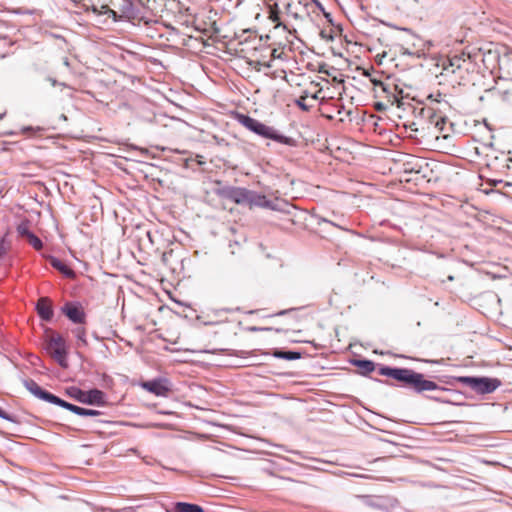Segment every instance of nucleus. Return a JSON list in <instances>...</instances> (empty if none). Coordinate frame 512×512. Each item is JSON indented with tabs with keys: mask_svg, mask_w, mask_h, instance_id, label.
<instances>
[{
	"mask_svg": "<svg viewBox=\"0 0 512 512\" xmlns=\"http://www.w3.org/2000/svg\"><path fill=\"white\" fill-rule=\"evenodd\" d=\"M236 119L246 129L263 138L272 139L280 144H284L290 147H294L297 144L294 138L279 133L273 127L267 126L257 119L250 117L249 115L237 114Z\"/></svg>",
	"mask_w": 512,
	"mask_h": 512,
	"instance_id": "obj_1",
	"label": "nucleus"
},
{
	"mask_svg": "<svg viewBox=\"0 0 512 512\" xmlns=\"http://www.w3.org/2000/svg\"><path fill=\"white\" fill-rule=\"evenodd\" d=\"M398 381L401 382L404 387H407L418 394L426 391L445 390V388L439 386L436 382L425 379L422 373L409 368H402Z\"/></svg>",
	"mask_w": 512,
	"mask_h": 512,
	"instance_id": "obj_2",
	"label": "nucleus"
},
{
	"mask_svg": "<svg viewBox=\"0 0 512 512\" xmlns=\"http://www.w3.org/2000/svg\"><path fill=\"white\" fill-rule=\"evenodd\" d=\"M457 381L482 395L494 392L501 385L499 379L489 377L462 376L458 377Z\"/></svg>",
	"mask_w": 512,
	"mask_h": 512,
	"instance_id": "obj_3",
	"label": "nucleus"
},
{
	"mask_svg": "<svg viewBox=\"0 0 512 512\" xmlns=\"http://www.w3.org/2000/svg\"><path fill=\"white\" fill-rule=\"evenodd\" d=\"M67 394L82 404L96 406H104L106 404L105 393L96 388L89 391H83L77 387H70L67 389Z\"/></svg>",
	"mask_w": 512,
	"mask_h": 512,
	"instance_id": "obj_4",
	"label": "nucleus"
},
{
	"mask_svg": "<svg viewBox=\"0 0 512 512\" xmlns=\"http://www.w3.org/2000/svg\"><path fill=\"white\" fill-rule=\"evenodd\" d=\"M468 64V59L465 54H455L451 57L442 58L438 66L442 68V75H457V78H463V71L467 70L465 67Z\"/></svg>",
	"mask_w": 512,
	"mask_h": 512,
	"instance_id": "obj_5",
	"label": "nucleus"
},
{
	"mask_svg": "<svg viewBox=\"0 0 512 512\" xmlns=\"http://www.w3.org/2000/svg\"><path fill=\"white\" fill-rule=\"evenodd\" d=\"M117 7L118 12L106 6L102 8L106 9L104 13L108 14V16L112 17L114 20H117V18L135 20L139 17L140 12L132 0H117Z\"/></svg>",
	"mask_w": 512,
	"mask_h": 512,
	"instance_id": "obj_6",
	"label": "nucleus"
},
{
	"mask_svg": "<svg viewBox=\"0 0 512 512\" xmlns=\"http://www.w3.org/2000/svg\"><path fill=\"white\" fill-rule=\"evenodd\" d=\"M46 351L57 361V363L67 367V352L65 340L61 336L51 337L46 344Z\"/></svg>",
	"mask_w": 512,
	"mask_h": 512,
	"instance_id": "obj_7",
	"label": "nucleus"
},
{
	"mask_svg": "<svg viewBox=\"0 0 512 512\" xmlns=\"http://www.w3.org/2000/svg\"><path fill=\"white\" fill-rule=\"evenodd\" d=\"M249 191L250 190L242 187L224 186L217 189L216 194L236 204H247Z\"/></svg>",
	"mask_w": 512,
	"mask_h": 512,
	"instance_id": "obj_8",
	"label": "nucleus"
},
{
	"mask_svg": "<svg viewBox=\"0 0 512 512\" xmlns=\"http://www.w3.org/2000/svg\"><path fill=\"white\" fill-rule=\"evenodd\" d=\"M140 386L144 390L160 397H166L171 391L170 381L167 378L162 377L141 382Z\"/></svg>",
	"mask_w": 512,
	"mask_h": 512,
	"instance_id": "obj_9",
	"label": "nucleus"
},
{
	"mask_svg": "<svg viewBox=\"0 0 512 512\" xmlns=\"http://www.w3.org/2000/svg\"><path fill=\"white\" fill-rule=\"evenodd\" d=\"M62 311L74 323L82 324L85 322V313L78 305L66 303Z\"/></svg>",
	"mask_w": 512,
	"mask_h": 512,
	"instance_id": "obj_10",
	"label": "nucleus"
},
{
	"mask_svg": "<svg viewBox=\"0 0 512 512\" xmlns=\"http://www.w3.org/2000/svg\"><path fill=\"white\" fill-rule=\"evenodd\" d=\"M24 385L28 391L41 400L50 403L54 397V394L43 390L34 380H25Z\"/></svg>",
	"mask_w": 512,
	"mask_h": 512,
	"instance_id": "obj_11",
	"label": "nucleus"
},
{
	"mask_svg": "<svg viewBox=\"0 0 512 512\" xmlns=\"http://www.w3.org/2000/svg\"><path fill=\"white\" fill-rule=\"evenodd\" d=\"M36 310L39 317L44 321H50L53 317V309L50 300L46 297H41L37 301Z\"/></svg>",
	"mask_w": 512,
	"mask_h": 512,
	"instance_id": "obj_12",
	"label": "nucleus"
},
{
	"mask_svg": "<svg viewBox=\"0 0 512 512\" xmlns=\"http://www.w3.org/2000/svg\"><path fill=\"white\" fill-rule=\"evenodd\" d=\"M247 204L250 206H258L263 208L275 209L273 202L265 195L258 194L254 191H249Z\"/></svg>",
	"mask_w": 512,
	"mask_h": 512,
	"instance_id": "obj_13",
	"label": "nucleus"
},
{
	"mask_svg": "<svg viewBox=\"0 0 512 512\" xmlns=\"http://www.w3.org/2000/svg\"><path fill=\"white\" fill-rule=\"evenodd\" d=\"M268 19L275 24V29L282 28L283 30H288L287 25L281 21L278 2L268 5Z\"/></svg>",
	"mask_w": 512,
	"mask_h": 512,
	"instance_id": "obj_14",
	"label": "nucleus"
},
{
	"mask_svg": "<svg viewBox=\"0 0 512 512\" xmlns=\"http://www.w3.org/2000/svg\"><path fill=\"white\" fill-rule=\"evenodd\" d=\"M48 261L50 265L61 272L64 276L68 278H73L75 276V272L68 267L65 263H63L59 258L54 256H49Z\"/></svg>",
	"mask_w": 512,
	"mask_h": 512,
	"instance_id": "obj_15",
	"label": "nucleus"
},
{
	"mask_svg": "<svg viewBox=\"0 0 512 512\" xmlns=\"http://www.w3.org/2000/svg\"><path fill=\"white\" fill-rule=\"evenodd\" d=\"M283 5L288 16L295 20H302L304 18V9H301L299 5L294 4L292 1H286Z\"/></svg>",
	"mask_w": 512,
	"mask_h": 512,
	"instance_id": "obj_16",
	"label": "nucleus"
},
{
	"mask_svg": "<svg viewBox=\"0 0 512 512\" xmlns=\"http://www.w3.org/2000/svg\"><path fill=\"white\" fill-rule=\"evenodd\" d=\"M174 510L175 512H204L201 506L187 502L175 503Z\"/></svg>",
	"mask_w": 512,
	"mask_h": 512,
	"instance_id": "obj_17",
	"label": "nucleus"
},
{
	"mask_svg": "<svg viewBox=\"0 0 512 512\" xmlns=\"http://www.w3.org/2000/svg\"><path fill=\"white\" fill-rule=\"evenodd\" d=\"M401 371H402V368H398V367L382 366L379 368L380 375L390 377L397 381L399 379Z\"/></svg>",
	"mask_w": 512,
	"mask_h": 512,
	"instance_id": "obj_18",
	"label": "nucleus"
},
{
	"mask_svg": "<svg viewBox=\"0 0 512 512\" xmlns=\"http://www.w3.org/2000/svg\"><path fill=\"white\" fill-rule=\"evenodd\" d=\"M273 356L279 359L284 360H297L301 358V353L298 351H282V350H275L273 353Z\"/></svg>",
	"mask_w": 512,
	"mask_h": 512,
	"instance_id": "obj_19",
	"label": "nucleus"
},
{
	"mask_svg": "<svg viewBox=\"0 0 512 512\" xmlns=\"http://www.w3.org/2000/svg\"><path fill=\"white\" fill-rule=\"evenodd\" d=\"M499 67L509 76H512V53L505 54L499 59Z\"/></svg>",
	"mask_w": 512,
	"mask_h": 512,
	"instance_id": "obj_20",
	"label": "nucleus"
},
{
	"mask_svg": "<svg viewBox=\"0 0 512 512\" xmlns=\"http://www.w3.org/2000/svg\"><path fill=\"white\" fill-rule=\"evenodd\" d=\"M51 404H54V405H57V406H60L66 410H69L71 411L72 413L76 414L78 412V409H79V406L77 405H74V404H71L61 398H59L58 396L54 395L52 401L50 402Z\"/></svg>",
	"mask_w": 512,
	"mask_h": 512,
	"instance_id": "obj_21",
	"label": "nucleus"
},
{
	"mask_svg": "<svg viewBox=\"0 0 512 512\" xmlns=\"http://www.w3.org/2000/svg\"><path fill=\"white\" fill-rule=\"evenodd\" d=\"M354 365L357 366L364 375L375 370V363L371 360H356Z\"/></svg>",
	"mask_w": 512,
	"mask_h": 512,
	"instance_id": "obj_22",
	"label": "nucleus"
},
{
	"mask_svg": "<svg viewBox=\"0 0 512 512\" xmlns=\"http://www.w3.org/2000/svg\"><path fill=\"white\" fill-rule=\"evenodd\" d=\"M11 248V241L8 239V234H5L0 240V258L6 256Z\"/></svg>",
	"mask_w": 512,
	"mask_h": 512,
	"instance_id": "obj_23",
	"label": "nucleus"
},
{
	"mask_svg": "<svg viewBox=\"0 0 512 512\" xmlns=\"http://www.w3.org/2000/svg\"><path fill=\"white\" fill-rule=\"evenodd\" d=\"M27 240L34 249H36V250L42 249L43 243H42L41 239L38 236H36L33 232L31 234H29V236L27 237Z\"/></svg>",
	"mask_w": 512,
	"mask_h": 512,
	"instance_id": "obj_24",
	"label": "nucleus"
},
{
	"mask_svg": "<svg viewBox=\"0 0 512 512\" xmlns=\"http://www.w3.org/2000/svg\"><path fill=\"white\" fill-rule=\"evenodd\" d=\"M73 333L78 339V341L82 343L83 346L87 345L86 330L84 327H77L76 329H74Z\"/></svg>",
	"mask_w": 512,
	"mask_h": 512,
	"instance_id": "obj_25",
	"label": "nucleus"
},
{
	"mask_svg": "<svg viewBox=\"0 0 512 512\" xmlns=\"http://www.w3.org/2000/svg\"><path fill=\"white\" fill-rule=\"evenodd\" d=\"M422 114L425 115L428 118L429 124L435 126V116H439L433 108H423L421 110Z\"/></svg>",
	"mask_w": 512,
	"mask_h": 512,
	"instance_id": "obj_26",
	"label": "nucleus"
},
{
	"mask_svg": "<svg viewBox=\"0 0 512 512\" xmlns=\"http://www.w3.org/2000/svg\"><path fill=\"white\" fill-rule=\"evenodd\" d=\"M17 232L22 237H28L32 232L29 230L28 223L22 222L17 226Z\"/></svg>",
	"mask_w": 512,
	"mask_h": 512,
	"instance_id": "obj_27",
	"label": "nucleus"
},
{
	"mask_svg": "<svg viewBox=\"0 0 512 512\" xmlns=\"http://www.w3.org/2000/svg\"><path fill=\"white\" fill-rule=\"evenodd\" d=\"M434 119H435L434 127L437 128L438 130L442 131L446 124V117L439 115V116H435Z\"/></svg>",
	"mask_w": 512,
	"mask_h": 512,
	"instance_id": "obj_28",
	"label": "nucleus"
},
{
	"mask_svg": "<svg viewBox=\"0 0 512 512\" xmlns=\"http://www.w3.org/2000/svg\"><path fill=\"white\" fill-rule=\"evenodd\" d=\"M0 418L13 422V423H19L15 416L7 413L0 407Z\"/></svg>",
	"mask_w": 512,
	"mask_h": 512,
	"instance_id": "obj_29",
	"label": "nucleus"
},
{
	"mask_svg": "<svg viewBox=\"0 0 512 512\" xmlns=\"http://www.w3.org/2000/svg\"><path fill=\"white\" fill-rule=\"evenodd\" d=\"M307 96H301L299 99L296 100L297 106L302 109L303 111H308L310 106L306 103Z\"/></svg>",
	"mask_w": 512,
	"mask_h": 512,
	"instance_id": "obj_30",
	"label": "nucleus"
},
{
	"mask_svg": "<svg viewBox=\"0 0 512 512\" xmlns=\"http://www.w3.org/2000/svg\"><path fill=\"white\" fill-rule=\"evenodd\" d=\"M432 102L441 103L442 102V94L437 92L436 94H429L427 97Z\"/></svg>",
	"mask_w": 512,
	"mask_h": 512,
	"instance_id": "obj_31",
	"label": "nucleus"
},
{
	"mask_svg": "<svg viewBox=\"0 0 512 512\" xmlns=\"http://www.w3.org/2000/svg\"><path fill=\"white\" fill-rule=\"evenodd\" d=\"M373 84L375 87H379L383 92H387V85L382 81L373 80Z\"/></svg>",
	"mask_w": 512,
	"mask_h": 512,
	"instance_id": "obj_32",
	"label": "nucleus"
},
{
	"mask_svg": "<svg viewBox=\"0 0 512 512\" xmlns=\"http://www.w3.org/2000/svg\"><path fill=\"white\" fill-rule=\"evenodd\" d=\"M297 5H299V7L301 9H304V15H307L308 14V11H307V7L309 5V3L305 0H299Z\"/></svg>",
	"mask_w": 512,
	"mask_h": 512,
	"instance_id": "obj_33",
	"label": "nucleus"
},
{
	"mask_svg": "<svg viewBox=\"0 0 512 512\" xmlns=\"http://www.w3.org/2000/svg\"><path fill=\"white\" fill-rule=\"evenodd\" d=\"M76 415L88 416V409L79 407L78 412L76 413Z\"/></svg>",
	"mask_w": 512,
	"mask_h": 512,
	"instance_id": "obj_34",
	"label": "nucleus"
},
{
	"mask_svg": "<svg viewBox=\"0 0 512 512\" xmlns=\"http://www.w3.org/2000/svg\"><path fill=\"white\" fill-rule=\"evenodd\" d=\"M102 413L98 410L88 409V416H99Z\"/></svg>",
	"mask_w": 512,
	"mask_h": 512,
	"instance_id": "obj_35",
	"label": "nucleus"
},
{
	"mask_svg": "<svg viewBox=\"0 0 512 512\" xmlns=\"http://www.w3.org/2000/svg\"><path fill=\"white\" fill-rule=\"evenodd\" d=\"M48 81L51 83L52 86H56V85H63L64 86L63 83H58V81L56 79L51 78V77L48 78Z\"/></svg>",
	"mask_w": 512,
	"mask_h": 512,
	"instance_id": "obj_36",
	"label": "nucleus"
},
{
	"mask_svg": "<svg viewBox=\"0 0 512 512\" xmlns=\"http://www.w3.org/2000/svg\"><path fill=\"white\" fill-rule=\"evenodd\" d=\"M321 221H322V222L329 223V224H331V225H333V226H336V227H339V228H340V226H339V225H336L335 223H333V222H331V221H329V220H327V219H324V218H323Z\"/></svg>",
	"mask_w": 512,
	"mask_h": 512,
	"instance_id": "obj_37",
	"label": "nucleus"
},
{
	"mask_svg": "<svg viewBox=\"0 0 512 512\" xmlns=\"http://www.w3.org/2000/svg\"><path fill=\"white\" fill-rule=\"evenodd\" d=\"M501 180H493V185H497L498 183H501Z\"/></svg>",
	"mask_w": 512,
	"mask_h": 512,
	"instance_id": "obj_38",
	"label": "nucleus"
},
{
	"mask_svg": "<svg viewBox=\"0 0 512 512\" xmlns=\"http://www.w3.org/2000/svg\"><path fill=\"white\" fill-rule=\"evenodd\" d=\"M313 2H315L319 7H321V4L318 0H312Z\"/></svg>",
	"mask_w": 512,
	"mask_h": 512,
	"instance_id": "obj_39",
	"label": "nucleus"
},
{
	"mask_svg": "<svg viewBox=\"0 0 512 512\" xmlns=\"http://www.w3.org/2000/svg\"><path fill=\"white\" fill-rule=\"evenodd\" d=\"M287 312H288L287 310L281 311V312L279 313V315H284V314H286Z\"/></svg>",
	"mask_w": 512,
	"mask_h": 512,
	"instance_id": "obj_40",
	"label": "nucleus"
},
{
	"mask_svg": "<svg viewBox=\"0 0 512 512\" xmlns=\"http://www.w3.org/2000/svg\"><path fill=\"white\" fill-rule=\"evenodd\" d=\"M64 64H65V65H67V66L69 65V62H68V59H67V58H65V60H64Z\"/></svg>",
	"mask_w": 512,
	"mask_h": 512,
	"instance_id": "obj_41",
	"label": "nucleus"
},
{
	"mask_svg": "<svg viewBox=\"0 0 512 512\" xmlns=\"http://www.w3.org/2000/svg\"><path fill=\"white\" fill-rule=\"evenodd\" d=\"M5 116V113H0V120Z\"/></svg>",
	"mask_w": 512,
	"mask_h": 512,
	"instance_id": "obj_42",
	"label": "nucleus"
},
{
	"mask_svg": "<svg viewBox=\"0 0 512 512\" xmlns=\"http://www.w3.org/2000/svg\"><path fill=\"white\" fill-rule=\"evenodd\" d=\"M453 279H454V277H453V276H448V280H449V281H452Z\"/></svg>",
	"mask_w": 512,
	"mask_h": 512,
	"instance_id": "obj_43",
	"label": "nucleus"
}]
</instances>
